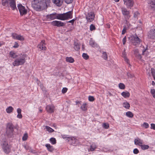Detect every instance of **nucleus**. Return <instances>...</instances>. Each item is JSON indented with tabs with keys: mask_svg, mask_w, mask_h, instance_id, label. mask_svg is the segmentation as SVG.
<instances>
[{
	"mask_svg": "<svg viewBox=\"0 0 155 155\" xmlns=\"http://www.w3.org/2000/svg\"><path fill=\"white\" fill-rule=\"evenodd\" d=\"M18 35L16 33H13L12 35V36L14 39H16Z\"/></svg>",
	"mask_w": 155,
	"mask_h": 155,
	"instance_id": "603ef678",
	"label": "nucleus"
},
{
	"mask_svg": "<svg viewBox=\"0 0 155 155\" xmlns=\"http://www.w3.org/2000/svg\"><path fill=\"white\" fill-rule=\"evenodd\" d=\"M148 3L151 8L155 10V0H149Z\"/></svg>",
	"mask_w": 155,
	"mask_h": 155,
	"instance_id": "a211bd4d",
	"label": "nucleus"
},
{
	"mask_svg": "<svg viewBox=\"0 0 155 155\" xmlns=\"http://www.w3.org/2000/svg\"><path fill=\"white\" fill-rule=\"evenodd\" d=\"M45 146L47 148L48 150L50 152H52L54 150L53 147L51 145L49 144H47Z\"/></svg>",
	"mask_w": 155,
	"mask_h": 155,
	"instance_id": "4be33fe9",
	"label": "nucleus"
},
{
	"mask_svg": "<svg viewBox=\"0 0 155 155\" xmlns=\"http://www.w3.org/2000/svg\"><path fill=\"white\" fill-rule=\"evenodd\" d=\"M51 24L53 26H57L58 27L63 26L66 24V23H63L61 21H53L51 22Z\"/></svg>",
	"mask_w": 155,
	"mask_h": 155,
	"instance_id": "f8f14e48",
	"label": "nucleus"
},
{
	"mask_svg": "<svg viewBox=\"0 0 155 155\" xmlns=\"http://www.w3.org/2000/svg\"><path fill=\"white\" fill-rule=\"evenodd\" d=\"M9 55L11 57L15 58L17 57L18 56L15 54V53L13 51H11L9 53Z\"/></svg>",
	"mask_w": 155,
	"mask_h": 155,
	"instance_id": "393cba45",
	"label": "nucleus"
},
{
	"mask_svg": "<svg viewBox=\"0 0 155 155\" xmlns=\"http://www.w3.org/2000/svg\"><path fill=\"white\" fill-rule=\"evenodd\" d=\"M108 93L110 96H112L113 95L112 94H111L110 92H108Z\"/></svg>",
	"mask_w": 155,
	"mask_h": 155,
	"instance_id": "69168bd1",
	"label": "nucleus"
},
{
	"mask_svg": "<svg viewBox=\"0 0 155 155\" xmlns=\"http://www.w3.org/2000/svg\"><path fill=\"white\" fill-rule=\"evenodd\" d=\"M102 57L105 60H107V53L105 52H103V55Z\"/></svg>",
	"mask_w": 155,
	"mask_h": 155,
	"instance_id": "473e14b6",
	"label": "nucleus"
},
{
	"mask_svg": "<svg viewBox=\"0 0 155 155\" xmlns=\"http://www.w3.org/2000/svg\"><path fill=\"white\" fill-rule=\"evenodd\" d=\"M150 92L153 97L155 98V90L154 89H151Z\"/></svg>",
	"mask_w": 155,
	"mask_h": 155,
	"instance_id": "ea45409f",
	"label": "nucleus"
},
{
	"mask_svg": "<svg viewBox=\"0 0 155 155\" xmlns=\"http://www.w3.org/2000/svg\"><path fill=\"white\" fill-rule=\"evenodd\" d=\"M28 137V134L26 133L25 134L22 138V140L23 141H26Z\"/></svg>",
	"mask_w": 155,
	"mask_h": 155,
	"instance_id": "72a5a7b5",
	"label": "nucleus"
},
{
	"mask_svg": "<svg viewBox=\"0 0 155 155\" xmlns=\"http://www.w3.org/2000/svg\"><path fill=\"white\" fill-rule=\"evenodd\" d=\"M140 147L143 150L148 149L149 147V146L148 145L145 144H141Z\"/></svg>",
	"mask_w": 155,
	"mask_h": 155,
	"instance_id": "cd10ccee",
	"label": "nucleus"
},
{
	"mask_svg": "<svg viewBox=\"0 0 155 155\" xmlns=\"http://www.w3.org/2000/svg\"><path fill=\"white\" fill-rule=\"evenodd\" d=\"M17 58L12 63L14 66H18L23 65L26 62L25 58L27 55L25 54H19Z\"/></svg>",
	"mask_w": 155,
	"mask_h": 155,
	"instance_id": "7ed1b4c3",
	"label": "nucleus"
},
{
	"mask_svg": "<svg viewBox=\"0 0 155 155\" xmlns=\"http://www.w3.org/2000/svg\"><path fill=\"white\" fill-rule=\"evenodd\" d=\"M46 18L49 21L54 20L55 19L65 20L72 18V11H69L65 13L58 14L54 13L46 16Z\"/></svg>",
	"mask_w": 155,
	"mask_h": 155,
	"instance_id": "f03ea898",
	"label": "nucleus"
},
{
	"mask_svg": "<svg viewBox=\"0 0 155 155\" xmlns=\"http://www.w3.org/2000/svg\"><path fill=\"white\" fill-rule=\"evenodd\" d=\"M143 140L138 138L135 139L134 140V144L136 145H138L140 146L141 144L143 143Z\"/></svg>",
	"mask_w": 155,
	"mask_h": 155,
	"instance_id": "f3484780",
	"label": "nucleus"
},
{
	"mask_svg": "<svg viewBox=\"0 0 155 155\" xmlns=\"http://www.w3.org/2000/svg\"><path fill=\"white\" fill-rule=\"evenodd\" d=\"M14 110V108L12 106H9L6 108V111L8 113H10L12 112Z\"/></svg>",
	"mask_w": 155,
	"mask_h": 155,
	"instance_id": "bb28decb",
	"label": "nucleus"
},
{
	"mask_svg": "<svg viewBox=\"0 0 155 155\" xmlns=\"http://www.w3.org/2000/svg\"><path fill=\"white\" fill-rule=\"evenodd\" d=\"M119 87L120 89H124L125 88V85L122 83H120L119 84Z\"/></svg>",
	"mask_w": 155,
	"mask_h": 155,
	"instance_id": "c9c22d12",
	"label": "nucleus"
},
{
	"mask_svg": "<svg viewBox=\"0 0 155 155\" xmlns=\"http://www.w3.org/2000/svg\"><path fill=\"white\" fill-rule=\"evenodd\" d=\"M130 40L133 45L136 46H138L142 41L138 37L136 34L130 36Z\"/></svg>",
	"mask_w": 155,
	"mask_h": 155,
	"instance_id": "39448f33",
	"label": "nucleus"
},
{
	"mask_svg": "<svg viewBox=\"0 0 155 155\" xmlns=\"http://www.w3.org/2000/svg\"><path fill=\"white\" fill-rule=\"evenodd\" d=\"M95 100L94 97L92 96H89L88 97V100L90 101H93Z\"/></svg>",
	"mask_w": 155,
	"mask_h": 155,
	"instance_id": "49530a36",
	"label": "nucleus"
},
{
	"mask_svg": "<svg viewBox=\"0 0 155 155\" xmlns=\"http://www.w3.org/2000/svg\"><path fill=\"white\" fill-rule=\"evenodd\" d=\"M122 57L124 58L126 57V53L125 52V50H124V51H123L122 53Z\"/></svg>",
	"mask_w": 155,
	"mask_h": 155,
	"instance_id": "864d4df0",
	"label": "nucleus"
},
{
	"mask_svg": "<svg viewBox=\"0 0 155 155\" xmlns=\"http://www.w3.org/2000/svg\"><path fill=\"white\" fill-rule=\"evenodd\" d=\"M121 94L124 98L129 97L130 96V94L129 92L126 91L123 92Z\"/></svg>",
	"mask_w": 155,
	"mask_h": 155,
	"instance_id": "412c9836",
	"label": "nucleus"
},
{
	"mask_svg": "<svg viewBox=\"0 0 155 155\" xmlns=\"http://www.w3.org/2000/svg\"><path fill=\"white\" fill-rule=\"evenodd\" d=\"M127 41V38L126 36H125L122 40L123 43L124 45Z\"/></svg>",
	"mask_w": 155,
	"mask_h": 155,
	"instance_id": "3c124183",
	"label": "nucleus"
},
{
	"mask_svg": "<svg viewBox=\"0 0 155 155\" xmlns=\"http://www.w3.org/2000/svg\"><path fill=\"white\" fill-rule=\"evenodd\" d=\"M50 0H34L32 6L36 11H41L47 8L50 6Z\"/></svg>",
	"mask_w": 155,
	"mask_h": 155,
	"instance_id": "f257e3e1",
	"label": "nucleus"
},
{
	"mask_svg": "<svg viewBox=\"0 0 155 155\" xmlns=\"http://www.w3.org/2000/svg\"><path fill=\"white\" fill-rule=\"evenodd\" d=\"M55 107L53 105H49L46 106V109L47 112L49 113H51L54 112Z\"/></svg>",
	"mask_w": 155,
	"mask_h": 155,
	"instance_id": "ddd939ff",
	"label": "nucleus"
},
{
	"mask_svg": "<svg viewBox=\"0 0 155 155\" xmlns=\"http://www.w3.org/2000/svg\"><path fill=\"white\" fill-rule=\"evenodd\" d=\"M97 146L95 143H93L90 146V148L88 149L89 151H93L96 148Z\"/></svg>",
	"mask_w": 155,
	"mask_h": 155,
	"instance_id": "5701e85b",
	"label": "nucleus"
},
{
	"mask_svg": "<svg viewBox=\"0 0 155 155\" xmlns=\"http://www.w3.org/2000/svg\"><path fill=\"white\" fill-rule=\"evenodd\" d=\"M45 128L47 130V131L51 133L54 131V130L53 129L48 126H46Z\"/></svg>",
	"mask_w": 155,
	"mask_h": 155,
	"instance_id": "2f4dec72",
	"label": "nucleus"
},
{
	"mask_svg": "<svg viewBox=\"0 0 155 155\" xmlns=\"http://www.w3.org/2000/svg\"><path fill=\"white\" fill-rule=\"evenodd\" d=\"M16 39L20 41H23L24 40V38L22 36L18 35Z\"/></svg>",
	"mask_w": 155,
	"mask_h": 155,
	"instance_id": "f704fd0d",
	"label": "nucleus"
},
{
	"mask_svg": "<svg viewBox=\"0 0 155 155\" xmlns=\"http://www.w3.org/2000/svg\"><path fill=\"white\" fill-rule=\"evenodd\" d=\"M103 127L105 129H107L109 127V124L106 123H103Z\"/></svg>",
	"mask_w": 155,
	"mask_h": 155,
	"instance_id": "37998d69",
	"label": "nucleus"
},
{
	"mask_svg": "<svg viewBox=\"0 0 155 155\" xmlns=\"http://www.w3.org/2000/svg\"><path fill=\"white\" fill-rule=\"evenodd\" d=\"M133 153L135 154H137L139 153V151L137 148H135L133 150Z\"/></svg>",
	"mask_w": 155,
	"mask_h": 155,
	"instance_id": "09e8293b",
	"label": "nucleus"
},
{
	"mask_svg": "<svg viewBox=\"0 0 155 155\" xmlns=\"http://www.w3.org/2000/svg\"><path fill=\"white\" fill-rule=\"evenodd\" d=\"M151 74L154 79L155 80V69H151Z\"/></svg>",
	"mask_w": 155,
	"mask_h": 155,
	"instance_id": "a19ab883",
	"label": "nucleus"
},
{
	"mask_svg": "<svg viewBox=\"0 0 155 155\" xmlns=\"http://www.w3.org/2000/svg\"><path fill=\"white\" fill-rule=\"evenodd\" d=\"M66 61L70 63H73L74 61V60L73 58L71 57H67L66 58Z\"/></svg>",
	"mask_w": 155,
	"mask_h": 155,
	"instance_id": "b1692460",
	"label": "nucleus"
},
{
	"mask_svg": "<svg viewBox=\"0 0 155 155\" xmlns=\"http://www.w3.org/2000/svg\"><path fill=\"white\" fill-rule=\"evenodd\" d=\"M17 117L19 119H21L22 117V116L21 114H18Z\"/></svg>",
	"mask_w": 155,
	"mask_h": 155,
	"instance_id": "bf43d9fd",
	"label": "nucleus"
},
{
	"mask_svg": "<svg viewBox=\"0 0 155 155\" xmlns=\"http://www.w3.org/2000/svg\"><path fill=\"white\" fill-rule=\"evenodd\" d=\"M1 146L3 151L6 154L9 153L11 150L10 146L8 144L7 139L5 137L1 141Z\"/></svg>",
	"mask_w": 155,
	"mask_h": 155,
	"instance_id": "20e7f679",
	"label": "nucleus"
},
{
	"mask_svg": "<svg viewBox=\"0 0 155 155\" xmlns=\"http://www.w3.org/2000/svg\"><path fill=\"white\" fill-rule=\"evenodd\" d=\"M144 49L142 51V54L144 55V53L148 49V45H146V47L145 48L144 47H143Z\"/></svg>",
	"mask_w": 155,
	"mask_h": 155,
	"instance_id": "79ce46f5",
	"label": "nucleus"
},
{
	"mask_svg": "<svg viewBox=\"0 0 155 155\" xmlns=\"http://www.w3.org/2000/svg\"><path fill=\"white\" fill-rule=\"evenodd\" d=\"M54 3L58 6H60L62 4L63 0H53Z\"/></svg>",
	"mask_w": 155,
	"mask_h": 155,
	"instance_id": "6ab92c4d",
	"label": "nucleus"
},
{
	"mask_svg": "<svg viewBox=\"0 0 155 155\" xmlns=\"http://www.w3.org/2000/svg\"><path fill=\"white\" fill-rule=\"evenodd\" d=\"M127 30V27L126 26H124L122 31V34L124 35L126 32Z\"/></svg>",
	"mask_w": 155,
	"mask_h": 155,
	"instance_id": "c03bdc74",
	"label": "nucleus"
},
{
	"mask_svg": "<svg viewBox=\"0 0 155 155\" xmlns=\"http://www.w3.org/2000/svg\"><path fill=\"white\" fill-rule=\"evenodd\" d=\"M126 115L127 116L131 118L134 117L133 114L131 111H128L126 113Z\"/></svg>",
	"mask_w": 155,
	"mask_h": 155,
	"instance_id": "a878e982",
	"label": "nucleus"
},
{
	"mask_svg": "<svg viewBox=\"0 0 155 155\" xmlns=\"http://www.w3.org/2000/svg\"><path fill=\"white\" fill-rule=\"evenodd\" d=\"M17 7L21 16L25 15L27 13V9L25 7L22 5L21 4H19L17 5Z\"/></svg>",
	"mask_w": 155,
	"mask_h": 155,
	"instance_id": "6e6552de",
	"label": "nucleus"
},
{
	"mask_svg": "<svg viewBox=\"0 0 155 155\" xmlns=\"http://www.w3.org/2000/svg\"><path fill=\"white\" fill-rule=\"evenodd\" d=\"M64 139H65L68 141H70L72 145H76L78 143V140L74 137H69L65 136V135L62 136Z\"/></svg>",
	"mask_w": 155,
	"mask_h": 155,
	"instance_id": "1a4fd4ad",
	"label": "nucleus"
},
{
	"mask_svg": "<svg viewBox=\"0 0 155 155\" xmlns=\"http://www.w3.org/2000/svg\"><path fill=\"white\" fill-rule=\"evenodd\" d=\"M13 125L11 123L8 124L6 131V134L8 137H11L13 134L14 131Z\"/></svg>",
	"mask_w": 155,
	"mask_h": 155,
	"instance_id": "423d86ee",
	"label": "nucleus"
},
{
	"mask_svg": "<svg viewBox=\"0 0 155 155\" xmlns=\"http://www.w3.org/2000/svg\"><path fill=\"white\" fill-rule=\"evenodd\" d=\"M124 2L128 8L131 9L134 5V2L133 0H124Z\"/></svg>",
	"mask_w": 155,
	"mask_h": 155,
	"instance_id": "9b49d317",
	"label": "nucleus"
},
{
	"mask_svg": "<svg viewBox=\"0 0 155 155\" xmlns=\"http://www.w3.org/2000/svg\"><path fill=\"white\" fill-rule=\"evenodd\" d=\"M38 47L42 50H45L46 47L45 46V41H42L40 42V44L38 45Z\"/></svg>",
	"mask_w": 155,
	"mask_h": 155,
	"instance_id": "dca6fc26",
	"label": "nucleus"
},
{
	"mask_svg": "<svg viewBox=\"0 0 155 155\" xmlns=\"http://www.w3.org/2000/svg\"><path fill=\"white\" fill-rule=\"evenodd\" d=\"M81 108L83 111H85L87 109V107L86 104H84L81 107Z\"/></svg>",
	"mask_w": 155,
	"mask_h": 155,
	"instance_id": "c756f323",
	"label": "nucleus"
},
{
	"mask_svg": "<svg viewBox=\"0 0 155 155\" xmlns=\"http://www.w3.org/2000/svg\"><path fill=\"white\" fill-rule=\"evenodd\" d=\"M75 21V19H74L71 20L69 21H66V22L67 23H71L72 25H73Z\"/></svg>",
	"mask_w": 155,
	"mask_h": 155,
	"instance_id": "6e6d98bb",
	"label": "nucleus"
},
{
	"mask_svg": "<svg viewBox=\"0 0 155 155\" xmlns=\"http://www.w3.org/2000/svg\"><path fill=\"white\" fill-rule=\"evenodd\" d=\"M94 17L95 15L92 12H90L86 15V18L88 22H91L93 21L94 19Z\"/></svg>",
	"mask_w": 155,
	"mask_h": 155,
	"instance_id": "9d476101",
	"label": "nucleus"
},
{
	"mask_svg": "<svg viewBox=\"0 0 155 155\" xmlns=\"http://www.w3.org/2000/svg\"><path fill=\"white\" fill-rule=\"evenodd\" d=\"M90 44L92 47H94L95 46V43L92 40H90L89 42Z\"/></svg>",
	"mask_w": 155,
	"mask_h": 155,
	"instance_id": "de8ad7c7",
	"label": "nucleus"
},
{
	"mask_svg": "<svg viewBox=\"0 0 155 155\" xmlns=\"http://www.w3.org/2000/svg\"><path fill=\"white\" fill-rule=\"evenodd\" d=\"M50 142L52 144H54L56 143V141L55 139L54 138L52 137L50 139Z\"/></svg>",
	"mask_w": 155,
	"mask_h": 155,
	"instance_id": "7c9ffc66",
	"label": "nucleus"
},
{
	"mask_svg": "<svg viewBox=\"0 0 155 155\" xmlns=\"http://www.w3.org/2000/svg\"><path fill=\"white\" fill-rule=\"evenodd\" d=\"M143 127L147 129L149 127V125L147 123L144 122L143 124Z\"/></svg>",
	"mask_w": 155,
	"mask_h": 155,
	"instance_id": "a18cd8bd",
	"label": "nucleus"
},
{
	"mask_svg": "<svg viewBox=\"0 0 155 155\" xmlns=\"http://www.w3.org/2000/svg\"><path fill=\"white\" fill-rule=\"evenodd\" d=\"M80 44L77 42H74V48L76 51L79 50L80 48Z\"/></svg>",
	"mask_w": 155,
	"mask_h": 155,
	"instance_id": "aec40b11",
	"label": "nucleus"
},
{
	"mask_svg": "<svg viewBox=\"0 0 155 155\" xmlns=\"http://www.w3.org/2000/svg\"><path fill=\"white\" fill-rule=\"evenodd\" d=\"M19 46V45L17 42H15V45L13 46V47L15 48H18Z\"/></svg>",
	"mask_w": 155,
	"mask_h": 155,
	"instance_id": "4d7b16f0",
	"label": "nucleus"
},
{
	"mask_svg": "<svg viewBox=\"0 0 155 155\" xmlns=\"http://www.w3.org/2000/svg\"><path fill=\"white\" fill-rule=\"evenodd\" d=\"M121 9L122 14L124 16L126 21L127 22V20L129 19L130 17V11L127 10L126 8L123 6L121 7Z\"/></svg>",
	"mask_w": 155,
	"mask_h": 155,
	"instance_id": "0eeeda50",
	"label": "nucleus"
},
{
	"mask_svg": "<svg viewBox=\"0 0 155 155\" xmlns=\"http://www.w3.org/2000/svg\"><path fill=\"white\" fill-rule=\"evenodd\" d=\"M9 5L12 9L14 10L17 9L16 5V2L15 0H10Z\"/></svg>",
	"mask_w": 155,
	"mask_h": 155,
	"instance_id": "2eb2a0df",
	"label": "nucleus"
},
{
	"mask_svg": "<svg viewBox=\"0 0 155 155\" xmlns=\"http://www.w3.org/2000/svg\"><path fill=\"white\" fill-rule=\"evenodd\" d=\"M148 36L150 38L155 40V29L150 30L148 32Z\"/></svg>",
	"mask_w": 155,
	"mask_h": 155,
	"instance_id": "4468645a",
	"label": "nucleus"
},
{
	"mask_svg": "<svg viewBox=\"0 0 155 155\" xmlns=\"http://www.w3.org/2000/svg\"><path fill=\"white\" fill-rule=\"evenodd\" d=\"M2 2L3 6H5L8 4V2L7 0H2Z\"/></svg>",
	"mask_w": 155,
	"mask_h": 155,
	"instance_id": "4c0bfd02",
	"label": "nucleus"
},
{
	"mask_svg": "<svg viewBox=\"0 0 155 155\" xmlns=\"http://www.w3.org/2000/svg\"><path fill=\"white\" fill-rule=\"evenodd\" d=\"M90 29L91 31H92L95 30L96 28L94 25L93 24H91L90 26Z\"/></svg>",
	"mask_w": 155,
	"mask_h": 155,
	"instance_id": "58836bf2",
	"label": "nucleus"
},
{
	"mask_svg": "<svg viewBox=\"0 0 155 155\" xmlns=\"http://www.w3.org/2000/svg\"><path fill=\"white\" fill-rule=\"evenodd\" d=\"M17 112L18 114H21V109L20 108H18L17 109Z\"/></svg>",
	"mask_w": 155,
	"mask_h": 155,
	"instance_id": "052dcab7",
	"label": "nucleus"
},
{
	"mask_svg": "<svg viewBox=\"0 0 155 155\" xmlns=\"http://www.w3.org/2000/svg\"><path fill=\"white\" fill-rule=\"evenodd\" d=\"M80 103V102L79 101H76V104H78L79 103Z\"/></svg>",
	"mask_w": 155,
	"mask_h": 155,
	"instance_id": "774afa93",
	"label": "nucleus"
},
{
	"mask_svg": "<svg viewBox=\"0 0 155 155\" xmlns=\"http://www.w3.org/2000/svg\"><path fill=\"white\" fill-rule=\"evenodd\" d=\"M134 52L135 53H137L138 52V50H135L134 51Z\"/></svg>",
	"mask_w": 155,
	"mask_h": 155,
	"instance_id": "0e129e2a",
	"label": "nucleus"
},
{
	"mask_svg": "<svg viewBox=\"0 0 155 155\" xmlns=\"http://www.w3.org/2000/svg\"><path fill=\"white\" fill-rule=\"evenodd\" d=\"M127 75L128 77H129L130 78H132V77L133 76V75H131V74L129 73H127Z\"/></svg>",
	"mask_w": 155,
	"mask_h": 155,
	"instance_id": "680f3d73",
	"label": "nucleus"
},
{
	"mask_svg": "<svg viewBox=\"0 0 155 155\" xmlns=\"http://www.w3.org/2000/svg\"><path fill=\"white\" fill-rule=\"evenodd\" d=\"M124 59L125 61L127 62L128 64L129 63V60L127 58H124Z\"/></svg>",
	"mask_w": 155,
	"mask_h": 155,
	"instance_id": "e2e57ef3",
	"label": "nucleus"
},
{
	"mask_svg": "<svg viewBox=\"0 0 155 155\" xmlns=\"http://www.w3.org/2000/svg\"><path fill=\"white\" fill-rule=\"evenodd\" d=\"M82 57L84 59L86 60H87L89 58V56L86 53H83L82 54Z\"/></svg>",
	"mask_w": 155,
	"mask_h": 155,
	"instance_id": "e433bc0d",
	"label": "nucleus"
},
{
	"mask_svg": "<svg viewBox=\"0 0 155 155\" xmlns=\"http://www.w3.org/2000/svg\"><path fill=\"white\" fill-rule=\"evenodd\" d=\"M65 2L67 4H70L71 3L73 0H64Z\"/></svg>",
	"mask_w": 155,
	"mask_h": 155,
	"instance_id": "13d9d810",
	"label": "nucleus"
},
{
	"mask_svg": "<svg viewBox=\"0 0 155 155\" xmlns=\"http://www.w3.org/2000/svg\"><path fill=\"white\" fill-rule=\"evenodd\" d=\"M68 89L66 87L63 88L62 90V93L64 94L66 92Z\"/></svg>",
	"mask_w": 155,
	"mask_h": 155,
	"instance_id": "8fccbe9b",
	"label": "nucleus"
},
{
	"mask_svg": "<svg viewBox=\"0 0 155 155\" xmlns=\"http://www.w3.org/2000/svg\"><path fill=\"white\" fill-rule=\"evenodd\" d=\"M123 105L124 107L127 109H129L130 107V104L127 102H124Z\"/></svg>",
	"mask_w": 155,
	"mask_h": 155,
	"instance_id": "c85d7f7f",
	"label": "nucleus"
},
{
	"mask_svg": "<svg viewBox=\"0 0 155 155\" xmlns=\"http://www.w3.org/2000/svg\"><path fill=\"white\" fill-rule=\"evenodd\" d=\"M152 84L153 85V86L155 85V83L153 81H152Z\"/></svg>",
	"mask_w": 155,
	"mask_h": 155,
	"instance_id": "338daca9",
	"label": "nucleus"
},
{
	"mask_svg": "<svg viewBox=\"0 0 155 155\" xmlns=\"http://www.w3.org/2000/svg\"><path fill=\"white\" fill-rule=\"evenodd\" d=\"M151 129L155 130V124H151Z\"/></svg>",
	"mask_w": 155,
	"mask_h": 155,
	"instance_id": "5fc2aeb1",
	"label": "nucleus"
}]
</instances>
